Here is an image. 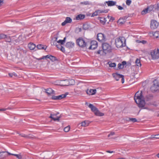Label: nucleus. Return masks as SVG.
Instances as JSON below:
<instances>
[{"label": "nucleus", "instance_id": "1", "mask_svg": "<svg viewBox=\"0 0 159 159\" xmlns=\"http://www.w3.org/2000/svg\"><path fill=\"white\" fill-rule=\"evenodd\" d=\"M139 92L138 91L135 95V97L134 98V99L135 102L137 104L139 108L144 107L143 109H147L149 110L153 111V110L149 109L147 107H144L145 105V102L144 100L143 99V96L142 94V91H140V95H137V93Z\"/></svg>", "mask_w": 159, "mask_h": 159}, {"label": "nucleus", "instance_id": "2", "mask_svg": "<svg viewBox=\"0 0 159 159\" xmlns=\"http://www.w3.org/2000/svg\"><path fill=\"white\" fill-rule=\"evenodd\" d=\"M125 39L124 37H121L115 39V43L118 48L125 47L126 45Z\"/></svg>", "mask_w": 159, "mask_h": 159}, {"label": "nucleus", "instance_id": "3", "mask_svg": "<svg viewBox=\"0 0 159 159\" xmlns=\"http://www.w3.org/2000/svg\"><path fill=\"white\" fill-rule=\"evenodd\" d=\"M150 54L152 59L153 60L158 59L159 58V49L156 48L151 50Z\"/></svg>", "mask_w": 159, "mask_h": 159}, {"label": "nucleus", "instance_id": "4", "mask_svg": "<svg viewBox=\"0 0 159 159\" xmlns=\"http://www.w3.org/2000/svg\"><path fill=\"white\" fill-rule=\"evenodd\" d=\"M76 42L77 45L82 48L86 47L87 45V43L82 38H80L77 39L76 40Z\"/></svg>", "mask_w": 159, "mask_h": 159}, {"label": "nucleus", "instance_id": "5", "mask_svg": "<svg viewBox=\"0 0 159 159\" xmlns=\"http://www.w3.org/2000/svg\"><path fill=\"white\" fill-rule=\"evenodd\" d=\"M61 81H62V85L61 86H67L70 85H73L75 83V81L73 79H66L64 80H62Z\"/></svg>", "mask_w": 159, "mask_h": 159}, {"label": "nucleus", "instance_id": "6", "mask_svg": "<svg viewBox=\"0 0 159 159\" xmlns=\"http://www.w3.org/2000/svg\"><path fill=\"white\" fill-rule=\"evenodd\" d=\"M69 94V93L66 92L65 94H61L58 96H55L53 94L51 99L53 100H60L66 98V96Z\"/></svg>", "mask_w": 159, "mask_h": 159}, {"label": "nucleus", "instance_id": "7", "mask_svg": "<svg viewBox=\"0 0 159 159\" xmlns=\"http://www.w3.org/2000/svg\"><path fill=\"white\" fill-rule=\"evenodd\" d=\"M102 48L104 52H111L112 49L111 46L109 44L107 43H104L102 44Z\"/></svg>", "mask_w": 159, "mask_h": 159}, {"label": "nucleus", "instance_id": "8", "mask_svg": "<svg viewBox=\"0 0 159 159\" xmlns=\"http://www.w3.org/2000/svg\"><path fill=\"white\" fill-rule=\"evenodd\" d=\"M150 89H159V81L155 80L150 87Z\"/></svg>", "mask_w": 159, "mask_h": 159}, {"label": "nucleus", "instance_id": "9", "mask_svg": "<svg viewBox=\"0 0 159 159\" xmlns=\"http://www.w3.org/2000/svg\"><path fill=\"white\" fill-rule=\"evenodd\" d=\"M97 40L101 42H105L106 40V37L104 34L99 33L98 34L97 36Z\"/></svg>", "mask_w": 159, "mask_h": 159}, {"label": "nucleus", "instance_id": "10", "mask_svg": "<svg viewBox=\"0 0 159 159\" xmlns=\"http://www.w3.org/2000/svg\"><path fill=\"white\" fill-rule=\"evenodd\" d=\"M159 26L158 23L156 20H152L150 23V27L152 29H155Z\"/></svg>", "mask_w": 159, "mask_h": 159}, {"label": "nucleus", "instance_id": "11", "mask_svg": "<svg viewBox=\"0 0 159 159\" xmlns=\"http://www.w3.org/2000/svg\"><path fill=\"white\" fill-rule=\"evenodd\" d=\"M97 42L96 41H93L91 42V45L89 48L90 49H94L97 48Z\"/></svg>", "mask_w": 159, "mask_h": 159}, {"label": "nucleus", "instance_id": "12", "mask_svg": "<svg viewBox=\"0 0 159 159\" xmlns=\"http://www.w3.org/2000/svg\"><path fill=\"white\" fill-rule=\"evenodd\" d=\"M7 156V152L2 151L0 152V159H4Z\"/></svg>", "mask_w": 159, "mask_h": 159}, {"label": "nucleus", "instance_id": "13", "mask_svg": "<svg viewBox=\"0 0 159 159\" xmlns=\"http://www.w3.org/2000/svg\"><path fill=\"white\" fill-rule=\"evenodd\" d=\"M75 43L72 42H67L65 45V46L69 48H72L74 47Z\"/></svg>", "mask_w": 159, "mask_h": 159}, {"label": "nucleus", "instance_id": "14", "mask_svg": "<svg viewBox=\"0 0 159 159\" xmlns=\"http://www.w3.org/2000/svg\"><path fill=\"white\" fill-rule=\"evenodd\" d=\"M113 75L115 79L117 81H118L122 77V76H123V75L117 73L114 74Z\"/></svg>", "mask_w": 159, "mask_h": 159}, {"label": "nucleus", "instance_id": "15", "mask_svg": "<svg viewBox=\"0 0 159 159\" xmlns=\"http://www.w3.org/2000/svg\"><path fill=\"white\" fill-rule=\"evenodd\" d=\"M88 107L91 109V110L94 113L96 112V111L98 109L95 107L94 106L93 104H90Z\"/></svg>", "mask_w": 159, "mask_h": 159}, {"label": "nucleus", "instance_id": "16", "mask_svg": "<svg viewBox=\"0 0 159 159\" xmlns=\"http://www.w3.org/2000/svg\"><path fill=\"white\" fill-rule=\"evenodd\" d=\"M97 90H86V93L89 95H93L96 93Z\"/></svg>", "mask_w": 159, "mask_h": 159}, {"label": "nucleus", "instance_id": "17", "mask_svg": "<svg viewBox=\"0 0 159 159\" xmlns=\"http://www.w3.org/2000/svg\"><path fill=\"white\" fill-rule=\"evenodd\" d=\"M106 3L108 6H112L115 5L116 4V2L115 1H107L106 2Z\"/></svg>", "mask_w": 159, "mask_h": 159}, {"label": "nucleus", "instance_id": "18", "mask_svg": "<svg viewBox=\"0 0 159 159\" xmlns=\"http://www.w3.org/2000/svg\"><path fill=\"white\" fill-rule=\"evenodd\" d=\"M45 92L46 93L48 96H51L55 94V91L53 90H45Z\"/></svg>", "mask_w": 159, "mask_h": 159}, {"label": "nucleus", "instance_id": "19", "mask_svg": "<svg viewBox=\"0 0 159 159\" xmlns=\"http://www.w3.org/2000/svg\"><path fill=\"white\" fill-rule=\"evenodd\" d=\"M37 48L39 49L45 50L47 48V46L45 45L39 44L37 45Z\"/></svg>", "mask_w": 159, "mask_h": 159}, {"label": "nucleus", "instance_id": "20", "mask_svg": "<svg viewBox=\"0 0 159 159\" xmlns=\"http://www.w3.org/2000/svg\"><path fill=\"white\" fill-rule=\"evenodd\" d=\"M150 8L148 7L146 9L143 10L141 14L142 15H144L151 11V9H150Z\"/></svg>", "mask_w": 159, "mask_h": 159}, {"label": "nucleus", "instance_id": "21", "mask_svg": "<svg viewBox=\"0 0 159 159\" xmlns=\"http://www.w3.org/2000/svg\"><path fill=\"white\" fill-rule=\"evenodd\" d=\"M90 122L88 120H84L81 122V125L84 127L87 126L89 125Z\"/></svg>", "mask_w": 159, "mask_h": 159}, {"label": "nucleus", "instance_id": "22", "mask_svg": "<svg viewBox=\"0 0 159 159\" xmlns=\"http://www.w3.org/2000/svg\"><path fill=\"white\" fill-rule=\"evenodd\" d=\"M28 48L31 50H34L35 48V45L32 43H30L28 45Z\"/></svg>", "mask_w": 159, "mask_h": 159}, {"label": "nucleus", "instance_id": "23", "mask_svg": "<svg viewBox=\"0 0 159 159\" xmlns=\"http://www.w3.org/2000/svg\"><path fill=\"white\" fill-rule=\"evenodd\" d=\"M85 17V15L82 14H79L76 17V20H79L84 19Z\"/></svg>", "mask_w": 159, "mask_h": 159}, {"label": "nucleus", "instance_id": "24", "mask_svg": "<svg viewBox=\"0 0 159 159\" xmlns=\"http://www.w3.org/2000/svg\"><path fill=\"white\" fill-rule=\"evenodd\" d=\"M95 115L98 116H102L104 115V114L100 112L98 109L94 113Z\"/></svg>", "mask_w": 159, "mask_h": 159}, {"label": "nucleus", "instance_id": "25", "mask_svg": "<svg viewBox=\"0 0 159 159\" xmlns=\"http://www.w3.org/2000/svg\"><path fill=\"white\" fill-rule=\"evenodd\" d=\"M62 81H61V80H57L55 81L54 84L56 85H60L61 86V85H62Z\"/></svg>", "mask_w": 159, "mask_h": 159}, {"label": "nucleus", "instance_id": "26", "mask_svg": "<svg viewBox=\"0 0 159 159\" xmlns=\"http://www.w3.org/2000/svg\"><path fill=\"white\" fill-rule=\"evenodd\" d=\"M135 63L136 66H141V64L140 62V61L139 59H137L135 61Z\"/></svg>", "mask_w": 159, "mask_h": 159}, {"label": "nucleus", "instance_id": "27", "mask_svg": "<svg viewBox=\"0 0 159 159\" xmlns=\"http://www.w3.org/2000/svg\"><path fill=\"white\" fill-rule=\"evenodd\" d=\"M153 35L157 38H159V31L155 32L153 34Z\"/></svg>", "mask_w": 159, "mask_h": 159}, {"label": "nucleus", "instance_id": "28", "mask_svg": "<svg viewBox=\"0 0 159 159\" xmlns=\"http://www.w3.org/2000/svg\"><path fill=\"white\" fill-rule=\"evenodd\" d=\"M53 45H56L57 47L60 50L61 48L62 47V46L60 44H57V42L56 41H54L53 42Z\"/></svg>", "mask_w": 159, "mask_h": 159}, {"label": "nucleus", "instance_id": "29", "mask_svg": "<svg viewBox=\"0 0 159 159\" xmlns=\"http://www.w3.org/2000/svg\"><path fill=\"white\" fill-rule=\"evenodd\" d=\"M65 21L67 23H71L72 21V20L70 17H67L66 18Z\"/></svg>", "mask_w": 159, "mask_h": 159}, {"label": "nucleus", "instance_id": "30", "mask_svg": "<svg viewBox=\"0 0 159 159\" xmlns=\"http://www.w3.org/2000/svg\"><path fill=\"white\" fill-rule=\"evenodd\" d=\"M49 59L52 61H54L57 60V59L54 56L51 55Z\"/></svg>", "mask_w": 159, "mask_h": 159}, {"label": "nucleus", "instance_id": "31", "mask_svg": "<svg viewBox=\"0 0 159 159\" xmlns=\"http://www.w3.org/2000/svg\"><path fill=\"white\" fill-rule=\"evenodd\" d=\"M89 27V26L87 24H85L83 25V28L84 30H87Z\"/></svg>", "mask_w": 159, "mask_h": 159}, {"label": "nucleus", "instance_id": "32", "mask_svg": "<svg viewBox=\"0 0 159 159\" xmlns=\"http://www.w3.org/2000/svg\"><path fill=\"white\" fill-rule=\"evenodd\" d=\"M20 135H21L22 137L25 138L27 139H31L33 138L31 136H30V135H26L25 134H22V135L20 134Z\"/></svg>", "mask_w": 159, "mask_h": 159}, {"label": "nucleus", "instance_id": "33", "mask_svg": "<svg viewBox=\"0 0 159 159\" xmlns=\"http://www.w3.org/2000/svg\"><path fill=\"white\" fill-rule=\"evenodd\" d=\"M142 86H143L144 89H148V87L149 85L148 84H146V82H144L142 83Z\"/></svg>", "mask_w": 159, "mask_h": 159}, {"label": "nucleus", "instance_id": "34", "mask_svg": "<svg viewBox=\"0 0 159 159\" xmlns=\"http://www.w3.org/2000/svg\"><path fill=\"white\" fill-rule=\"evenodd\" d=\"M70 129V127L69 126H67L64 128V130L65 132H67Z\"/></svg>", "mask_w": 159, "mask_h": 159}, {"label": "nucleus", "instance_id": "35", "mask_svg": "<svg viewBox=\"0 0 159 159\" xmlns=\"http://www.w3.org/2000/svg\"><path fill=\"white\" fill-rule=\"evenodd\" d=\"M153 98V96L151 95H149L146 97L147 100L148 101H149L150 100L152 99Z\"/></svg>", "mask_w": 159, "mask_h": 159}, {"label": "nucleus", "instance_id": "36", "mask_svg": "<svg viewBox=\"0 0 159 159\" xmlns=\"http://www.w3.org/2000/svg\"><path fill=\"white\" fill-rule=\"evenodd\" d=\"M6 37V35L3 34H0V39H5Z\"/></svg>", "mask_w": 159, "mask_h": 159}, {"label": "nucleus", "instance_id": "37", "mask_svg": "<svg viewBox=\"0 0 159 159\" xmlns=\"http://www.w3.org/2000/svg\"><path fill=\"white\" fill-rule=\"evenodd\" d=\"M129 120L132 121L133 122H136L137 121V120L135 118H129Z\"/></svg>", "mask_w": 159, "mask_h": 159}, {"label": "nucleus", "instance_id": "38", "mask_svg": "<svg viewBox=\"0 0 159 159\" xmlns=\"http://www.w3.org/2000/svg\"><path fill=\"white\" fill-rule=\"evenodd\" d=\"M13 156H16L18 159H21L22 158V156L20 154H14Z\"/></svg>", "mask_w": 159, "mask_h": 159}, {"label": "nucleus", "instance_id": "39", "mask_svg": "<svg viewBox=\"0 0 159 159\" xmlns=\"http://www.w3.org/2000/svg\"><path fill=\"white\" fill-rule=\"evenodd\" d=\"M109 66L111 67H114L116 66V64L115 63H111L109 64Z\"/></svg>", "mask_w": 159, "mask_h": 159}, {"label": "nucleus", "instance_id": "40", "mask_svg": "<svg viewBox=\"0 0 159 159\" xmlns=\"http://www.w3.org/2000/svg\"><path fill=\"white\" fill-rule=\"evenodd\" d=\"M131 3V1L130 0H126V4L128 6L130 5Z\"/></svg>", "mask_w": 159, "mask_h": 159}, {"label": "nucleus", "instance_id": "41", "mask_svg": "<svg viewBox=\"0 0 159 159\" xmlns=\"http://www.w3.org/2000/svg\"><path fill=\"white\" fill-rule=\"evenodd\" d=\"M57 43H60L61 45H63L65 43L62 40H59L57 41Z\"/></svg>", "mask_w": 159, "mask_h": 159}, {"label": "nucleus", "instance_id": "42", "mask_svg": "<svg viewBox=\"0 0 159 159\" xmlns=\"http://www.w3.org/2000/svg\"><path fill=\"white\" fill-rule=\"evenodd\" d=\"M9 75L10 76L12 77L13 76V75H14L15 76H17L16 74L15 73H9Z\"/></svg>", "mask_w": 159, "mask_h": 159}, {"label": "nucleus", "instance_id": "43", "mask_svg": "<svg viewBox=\"0 0 159 159\" xmlns=\"http://www.w3.org/2000/svg\"><path fill=\"white\" fill-rule=\"evenodd\" d=\"M6 41L7 42H10L11 41V39L9 37H7L6 39Z\"/></svg>", "mask_w": 159, "mask_h": 159}, {"label": "nucleus", "instance_id": "44", "mask_svg": "<svg viewBox=\"0 0 159 159\" xmlns=\"http://www.w3.org/2000/svg\"><path fill=\"white\" fill-rule=\"evenodd\" d=\"M118 68L119 69H122L124 67V66L122 64L119 63L118 65Z\"/></svg>", "mask_w": 159, "mask_h": 159}, {"label": "nucleus", "instance_id": "45", "mask_svg": "<svg viewBox=\"0 0 159 159\" xmlns=\"http://www.w3.org/2000/svg\"><path fill=\"white\" fill-rule=\"evenodd\" d=\"M104 52V51L103 50H99L97 52V54H101L102 52Z\"/></svg>", "mask_w": 159, "mask_h": 159}, {"label": "nucleus", "instance_id": "46", "mask_svg": "<svg viewBox=\"0 0 159 159\" xmlns=\"http://www.w3.org/2000/svg\"><path fill=\"white\" fill-rule=\"evenodd\" d=\"M60 50H61V51L62 52H65V48H64L62 46L61 47V48Z\"/></svg>", "mask_w": 159, "mask_h": 159}, {"label": "nucleus", "instance_id": "47", "mask_svg": "<svg viewBox=\"0 0 159 159\" xmlns=\"http://www.w3.org/2000/svg\"><path fill=\"white\" fill-rule=\"evenodd\" d=\"M57 115V114L55 115V114H51L50 115V116H49V117L53 120V119H54V118L53 117V116H56Z\"/></svg>", "mask_w": 159, "mask_h": 159}, {"label": "nucleus", "instance_id": "48", "mask_svg": "<svg viewBox=\"0 0 159 159\" xmlns=\"http://www.w3.org/2000/svg\"><path fill=\"white\" fill-rule=\"evenodd\" d=\"M115 134V133L114 132H111L110 134L108 135V137H109L110 136L113 135Z\"/></svg>", "mask_w": 159, "mask_h": 159}, {"label": "nucleus", "instance_id": "49", "mask_svg": "<svg viewBox=\"0 0 159 159\" xmlns=\"http://www.w3.org/2000/svg\"><path fill=\"white\" fill-rule=\"evenodd\" d=\"M98 15V12L97 11H95L92 15V16H94Z\"/></svg>", "mask_w": 159, "mask_h": 159}, {"label": "nucleus", "instance_id": "50", "mask_svg": "<svg viewBox=\"0 0 159 159\" xmlns=\"http://www.w3.org/2000/svg\"><path fill=\"white\" fill-rule=\"evenodd\" d=\"M60 117H57V118H54V119H53V120H54V121H56V120H60Z\"/></svg>", "mask_w": 159, "mask_h": 159}, {"label": "nucleus", "instance_id": "51", "mask_svg": "<svg viewBox=\"0 0 159 159\" xmlns=\"http://www.w3.org/2000/svg\"><path fill=\"white\" fill-rule=\"evenodd\" d=\"M118 8L120 10H122L123 9V8L122 7L120 6H118Z\"/></svg>", "mask_w": 159, "mask_h": 159}, {"label": "nucleus", "instance_id": "52", "mask_svg": "<svg viewBox=\"0 0 159 159\" xmlns=\"http://www.w3.org/2000/svg\"><path fill=\"white\" fill-rule=\"evenodd\" d=\"M67 23L66 22V21L65 20L63 22L61 23V25L62 26H64Z\"/></svg>", "mask_w": 159, "mask_h": 159}, {"label": "nucleus", "instance_id": "53", "mask_svg": "<svg viewBox=\"0 0 159 159\" xmlns=\"http://www.w3.org/2000/svg\"><path fill=\"white\" fill-rule=\"evenodd\" d=\"M151 104L152 105L155 107H157V104L155 103V102H152V103H151Z\"/></svg>", "mask_w": 159, "mask_h": 159}, {"label": "nucleus", "instance_id": "54", "mask_svg": "<svg viewBox=\"0 0 159 159\" xmlns=\"http://www.w3.org/2000/svg\"><path fill=\"white\" fill-rule=\"evenodd\" d=\"M121 82L122 84H123L124 82V76H122V77H121Z\"/></svg>", "mask_w": 159, "mask_h": 159}, {"label": "nucleus", "instance_id": "55", "mask_svg": "<svg viewBox=\"0 0 159 159\" xmlns=\"http://www.w3.org/2000/svg\"><path fill=\"white\" fill-rule=\"evenodd\" d=\"M126 64V62L125 61H124L122 62V64L124 66Z\"/></svg>", "mask_w": 159, "mask_h": 159}, {"label": "nucleus", "instance_id": "56", "mask_svg": "<svg viewBox=\"0 0 159 159\" xmlns=\"http://www.w3.org/2000/svg\"><path fill=\"white\" fill-rule=\"evenodd\" d=\"M51 55H47L46 56H45V58H50V56Z\"/></svg>", "mask_w": 159, "mask_h": 159}, {"label": "nucleus", "instance_id": "57", "mask_svg": "<svg viewBox=\"0 0 159 159\" xmlns=\"http://www.w3.org/2000/svg\"><path fill=\"white\" fill-rule=\"evenodd\" d=\"M4 0H0V5L3 4Z\"/></svg>", "mask_w": 159, "mask_h": 159}, {"label": "nucleus", "instance_id": "58", "mask_svg": "<svg viewBox=\"0 0 159 159\" xmlns=\"http://www.w3.org/2000/svg\"><path fill=\"white\" fill-rule=\"evenodd\" d=\"M107 152L109 153H112L114 152L113 151H110L109 150L107 151Z\"/></svg>", "mask_w": 159, "mask_h": 159}, {"label": "nucleus", "instance_id": "59", "mask_svg": "<svg viewBox=\"0 0 159 159\" xmlns=\"http://www.w3.org/2000/svg\"><path fill=\"white\" fill-rule=\"evenodd\" d=\"M6 109H5V108H2V109H0V111H6Z\"/></svg>", "mask_w": 159, "mask_h": 159}, {"label": "nucleus", "instance_id": "60", "mask_svg": "<svg viewBox=\"0 0 159 159\" xmlns=\"http://www.w3.org/2000/svg\"><path fill=\"white\" fill-rule=\"evenodd\" d=\"M7 153H8V155H13H13H14V154H12V153H11L8 152H7Z\"/></svg>", "mask_w": 159, "mask_h": 159}, {"label": "nucleus", "instance_id": "61", "mask_svg": "<svg viewBox=\"0 0 159 159\" xmlns=\"http://www.w3.org/2000/svg\"><path fill=\"white\" fill-rule=\"evenodd\" d=\"M66 37H65V38H64V39H63V40H62L64 42V43H65V41H66Z\"/></svg>", "mask_w": 159, "mask_h": 159}, {"label": "nucleus", "instance_id": "62", "mask_svg": "<svg viewBox=\"0 0 159 159\" xmlns=\"http://www.w3.org/2000/svg\"><path fill=\"white\" fill-rule=\"evenodd\" d=\"M146 41H145V40H143L142 41V43H143V44H144L145 43H146Z\"/></svg>", "mask_w": 159, "mask_h": 159}, {"label": "nucleus", "instance_id": "63", "mask_svg": "<svg viewBox=\"0 0 159 159\" xmlns=\"http://www.w3.org/2000/svg\"><path fill=\"white\" fill-rule=\"evenodd\" d=\"M152 138H155V139H159V137H153V135H152Z\"/></svg>", "mask_w": 159, "mask_h": 159}, {"label": "nucleus", "instance_id": "64", "mask_svg": "<svg viewBox=\"0 0 159 159\" xmlns=\"http://www.w3.org/2000/svg\"><path fill=\"white\" fill-rule=\"evenodd\" d=\"M46 59L45 58V56H43L40 59Z\"/></svg>", "mask_w": 159, "mask_h": 159}]
</instances>
